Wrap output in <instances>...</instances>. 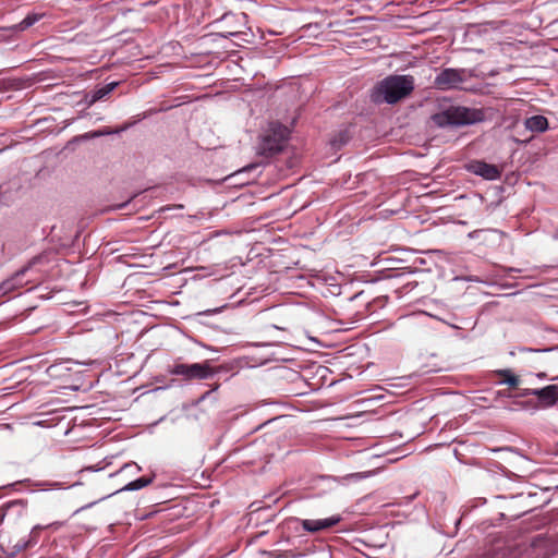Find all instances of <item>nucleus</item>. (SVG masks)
<instances>
[{
  "mask_svg": "<svg viewBox=\"0 0 558 558\" xmlns=\"http://www.w3.org/2000/svg\"><path fill=\"white\" fill-rule=\"evenodd\" d=\"M496 374L502 377L498 383L499 385L506 384L510 387H518L521 381L519 376L514 375L510 369H498Z\"/></svg>",
  "mask_w": 558,
  "mask_h": 558,
  "instance_id": "nucleus-14",
  "label": "nucleus"
},
{
  "mask_svg": "<svg viewBox=\"0 0 558 558\" xmlns=\"http://www.w3.org/2000/svg\"><path fill=\"white\" fill-rule=\"evenodd\" d=\"M349 137L347 135V133H339V137H335L333 140L330 141V144L333 146V147H340L342 145H344L347 142H348Z\"/></svg>",
  "mask_w": 558,
  "mask_h": 558,
  "instance_id": "nucleus-17",
  "label": "nucleus"
},
{
  "mask_svg": "<svg viewBox=\"0 0 558 558\" xmlns=\"http://www.w3.org/2000/svg\"><path fill=\"white\" fill-rule=\"evenodd\" d=\"M465 80L464 69L447 68L441 70L434 80V85L440 90L458 88Z\"/></svg>",
  "mask_w": 558,
  "mask_h": 558,
  "instance_id": "nucleus-8",
  "label": "nucleus"
},
{
  "mask_svg": "<svg viewBox=\"0 0 558 558\" xmlns=\"http://www.w3.org/2000/svg\"><path fill=\"white\" fill-rule=\"evenodd\" d=\"M498 395H500V396H506V397H511V395H510V393H506V392H501V391H498Z\"/></svg>",
  "mask_w": 558,
  "mask_h": 558,
  "instance_id": "nucleus-23",
  "label": "nucleus"
},
{
  "mask_svg": "<svg viewBox=\"0 0 558 558\" xmlns=\"http://www.w3.org/2000/svg\"><path fill=\"white\" fill-rule=\"evenodd\" d=\"M536 391V389H530V388H526V389H522L520 392H518L515 395V397H527V396H533L532 392Z\"/></svg>",
  "mask_w": 558,
  "mask_h": 558,
  "instance_id": "nucleus-18",
  "label": "nucleus"
},
{
  "mask_svg": "<svg viewBox=\"0 0 558 558\" xmlns=\"http://www.w3.org/2000/svg\"><path fill=\"white\" fill-rule=\"evenodd\" d=\"M45 262H47L45 254L32 257L25 266L0 283V298L24 287L25 282L22 280L23 276L36 265L44 264Z\"/></svg>",
  "mask_w": 558,
  "mask_h": 558,
  "instance_id": "nucleus-6",
  "label": "nucleus"
},
{
  "mask_svg": "<svg viewBox=\"0 0 558 558\" xmlns=\"http://www.w3.org/2000/svg\"><path fill=\"white\" fill-rule=\"evenodd\" d=\"M134 197H135V195H134V196H132V197H130L125 203H122V204H120V205H117V206H116V208H117V209H121V208L125 207V206L131 202V199H133Z\"/></svg>",
  "mask_w": 558,
  "mask_h": 558,
  "instance_id": "nucleus-20",
  "label": "nucleus"
},
{
  "mask_svg": "<svg viewBox=\"0 0 558 558\" xmlns=\"http://www.w3.org/2000/svg\"><path fill=\"white\" fill-rule=\"evenodd\" d=\"M154 477L155 475L153 476H143V477H140L135 481H132L130 483H128L121 490H137V489H141L143 487H146L148 486L150 483H153L154 481Z\"/></svg>",
  "mask_w": 558,
  "mask_h": 558,
  "instance_id": "nucleus-15",
  "label": "nucleus"
},
{
  "mask_svg": "<svg viewBox=\"0 0 558 558\" xmlns=\"http://www.w3.org/2000/svg\"><path fill=\"white\" fill-rule=\"evenodd\" d=\"M208 393H209V391H207L204 396H202V399H205Z\"/></svg>",
  "mask_w": 558,
  "mask_h": 558,
  "instance_id": "nucleus-25",
  "label": "nucleus"
},
{
  "mask_svg": "<svg viewBox=\"0 0 558 558\" xmlns=\"http://www.w3.org/2000/svg\"><path fill=\"white\" fill-rule=\"evenodd\" d=\"M114 132L116 131H112L109 128H106V129H102V130H98V131L86 133L84 135V137L85 138H95V137H99V136H104V135H110V134H113Z\"/></svg>",
  "mask_w": 558,
  "mask_h": 558,
  "instance_id": "nucleus-16",
  "label": "nucleus"
},
{
  "mask_svg": "<svg viewBox=\"0 0 558 558\" xmlns=\"http://www.w3.org/2000/svg\"><path fill=\"white\" fill-rule=\"evenodd\" d=\"M232 367L228 364L213 366L210 361L206 360L203 363L185 364L175 362L168 368V373L173 376H179L182 380H203L213 378L220 373H228Z\"/></svg>",
  "mask_w": 558,
  "mask_h": 558,
  "instance_id": "nucleus-3",
  "label": "nucleus"
},
{
  "mask_svg": "<svg viewBox=\"0 0 558 558\" xmlns=\"http://www.w3.org/2000/svg\"><path fill=\"white\" fill-rule=\"evenodd\" d=\"M438 128H460L484 121L485 113L482 109L464 106H450L430 117Z\"/></svg>",
  "mask_w": 558,
  "mask_h": 558,
  "instance_id": "nucleus-2",
  "label": "nucleus"
},
{
  "mask_svg": "<svg viewBox=\"0 0 558 558\" xmlns=\"http://www.w3.org/2000/svg\"><path fill=\"white\" fill-rule=\"evenodd\" d=\"M290 131L280 123H271L267 133L259 143V153L264 156H272L280 153L289 138Z\"/></svg>",
  "mask_w": 558,
  "mask_h": 558,
  "instance_id": "nucleus-5",
  "label": "nucleus"
},
{
  "mask_svg": "<svg viewBox=\"0 0 558 558\" xmlns=\"http://www.w3.org/2000/svg\"><path fill=\"white\" fill-rule=\"evenodd\" d=\"M415 80L412 75H388L371 89L369 99L375 105H395L412 94Z\"/></svg>",
  "mask_w": 558,
  "mask_h": 558,
  "instance_id": "nucleus-1",
  "label": "nucleus"
},
{
  "mask_svg": "<svg viewBox=\"0 0 558 558\" xmlns=\"http://www.w3.org/2000/svg\"><path fill=\"white\" fill-rule=\"evenodd\" d=\"M307 533H318L327 531L341 522L342 517L340 514H333L325 519H295Z\"/></svg>",
  "mask_w": 558,
  "mask_h": 558,
  "instance_id": "nucleus-9",
  "label": "nucleus"
},
{
  "mask_svg": "<svg viewBox=\"0 0 558 558\" xmlns=\"http://www.w3.org/2000/svg\"><path fill=\"white\" fill-rule=\"evenodd\" d=\"M468 170L475 175H480L485 180H497L501 177V169L496 165L487 163L483 160H473L468 166Z\"/></svg>",
  "mask_w": 558,
  "mask_h": 558,
  "instance_id": "nucleus-10",
  "label": "nucleus"
},
{
  "mask_svg": "<svg viewBox=\"0 0 558 558\" xmlns=\"http://www.w3.org/2000/svg\"><path fill=\"white\" fill-rule=\"evenodd\" d=\"M525 128L532 132H544L548 129V120L544 116H533L524 122Z\"/></svg>",
  "mask_w": 558,
  "mask_h": 558,
  "instance_id": "nucleus-12",
  "label": "nucleus"
},
{
  "mask_svg": "<svg viewBox=\"0 0 558 558\" xmlns=\"http://www.w3.org/2000/svg\"><path fill=\"white\" fill-rule=\"evenodd\" d=\"M242 32L241 31H230L228 32V35H226V37L228 36H236L238 34H241Z\"/></svg>",
  "mask_w": 558,
  "mask_h": 558,
  "instance_id": "nucleus-22",
  "label": "nucleus"
},
{
  "mask_svg": "<svg viewBox=\"0 0 558 558\" xmlns=\"http://www.w3.org/2000/svg\"><path fill=\"white\" fill-rule=\"evenodd\" d=\"M536 398L535 400H529L525 405L534 409H548L554 407L558 402V385H548L543 388L536 389L532 392Z\"/></svg>",
  "mask_w": 558,
  "mask_h": 558,
  "instance_id": "nucleus-7",
  "label": "nucleus"
},
{
  "mask_svg": "<svg viewBox=\"0 0 558 558\" xmlns=\"http://www.w3.org/2000/svg\"><path fill=\"white\" fill-rule=\"evenodd\" d=\"M254 167H255L254 165H251V166H248V167H245L243 170H244V171H246V170H248V169H253Z\"/></svg>",
  "mask_w": 558,
  "mask_h": 558,
  "instance_id": "nucleus-24",
  "label": "nucleus"
},
{
  "mask_svg": "<svg viewBox=\"0 0 558 558\" xmlns=\"http://www.w3.org/2000/svg\"><path fill=\"white\" fill-rule=\"evenodd\" d=\"M43 16L44 14L41 13H29L19 24L11 26L10 29L15 32L25 31L38 22Z\"/></svg>",
  "mask_w": 558,
  "mask_h": 558,
  "instance_id": "nucleus-13",
  "label": "nucleus"
},
{
  "mask_svg": "<svg viewBox=\"0 0 558 558\" xmlns=\"http://www.w3.org/2000/svg\"><path fill=\"white\" fill-rule=\"evenodd\" d=\"M63 525L61 521H54L47 525H35L29 532L27 538H12L10 537L8 543L0 544L3 554L9 558H14L22 550L34 546L37 544L39 539L40 532L46 529H51L53 531L59 530Z\"/></svg>",
  "mask_w": 558,
  "mask_h": 558,
  "instance_id": "nucleus-4",
  "label": "nucleus"
},
{
  "mask_svg": "<svg viewBox=\"0 0 558 558\" xmlns=\"http://www.w3.org/2000/svg\"><path fill=\"white\" fill-rule=\"evenodd\" d=\"M118 86V82H111V83H108L99 88H96L89 93H87L85 96H84V104L87 106V107H90L93 106L95 102L101 100L102 98H105L107 95H109L116 87Z\"/></svg>",
  "mask_w": 558,
  "mask_h": 558,
  "instance_id": "nucleus-11",
  "label": "nucleus"
},
{
  "mask_svg": "<svg viewBox=\"0 0 558 558\" xmlns=\"http://www.w3.org/2000/svg\"><path fill=\"white\" fill-rule=\"evenodd\" d=\"M551 350H553V349H544V350L523 349V351H526V352H536V353L549 352V351H551Z\"/></svg>",
  "mask_w": 558,
  "mask_h": 558,
  "instance_id": "nucleus-19",
  "label": "nucleus"
},
{
  "mask_svg": "<svg viewBox=\"0 0 558 558\" xmlns=\"http://www.w3.org/2000/svg\"><path fill=\"white\" fill-rule=\"evenodd\" d=\"M131 466H135L138 471L141 470V468H140L137 464H135V463H126V464H124V466L122 468V470H123V469H126V468H131Z\"/></svg>",
  "mask_w": 558,
  "mask_h": 558,
  "instance_id": "nucleus-21",
  "label": "nucleus"
}]
</instances>
